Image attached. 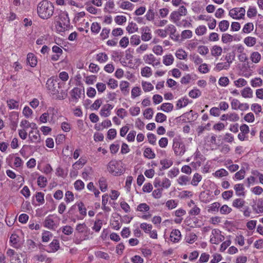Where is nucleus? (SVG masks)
Here are the masks:
<instances>
[{
  "instance_id": "f3484780",
  "label": "nucleus",
  "mask_w": 263,
  "mask_h": 263,
  "mask_svg": "<svg viewBox=\"0 0 263 263\" xmlns=\"http://www.w3.org/2000/svg\"><path fill=\"white\" fill-rule=\"evenodd\" d=\"M144 60L145 63L152 64L154 66L160 65V63L159 60H157L152 54H147L144 58Z\"/></svg>"
},
{
  "instance_id": "a878e982",
  "label": "nucleus",
  "mask_w": 263,
  "mask_h": 263,
  "mask_svg": "<svg viewBox=\"0 0 263 263\" xmlns=\"http://www.w3.org/2000/svg\"><path fill=\"white\" fill-rule=\"evenodd\" d=\"M241 94L245 98H251L253 97V91L249 87L243 89L241 91Z\"/></svg>"
},
{
  "instance_id": "bb28decb",
  "label": "nucleus",
  "mask_w": 263,
  "mask_h": 263,
  "mask_svg": "<svg viewBox=\"0 0 263 263\" xmlns=\"http://www.w3.org/2000/svg\"><path fill=\"white\" fill-rule=\"evenodd\" d=\"M234 189L237 196L245 195V188L243 184L241 183L237 184L234 186Z\"/></svg>"
},
{
  "instance_id": "69168bd1",
  "label": "nucleus",
  "mask_w": 263,
  "mask_h": 263,
  "mask_svg": "<svg viewBox=\"0 0 263 263\" xmlns=\"http://www.w3.org/2000/svg\"><path fill=\"white\" fill-rule=\"evenodd\" d=\"M62 231L64 234L70 235L73 232V229L70 226H65L62 228Z\"/></svg>"
},
{
  "instance_id": "774afa93",
  "label": "nucleus",
  "mask_w": 263,
  "mask_h": 263,
  "mask_svg": "<svg viewBox=\"0 0 263 263\" xmlns=\"http://www.w3.org/2000/svg\"><path fill=\"white\" fill-rule=\"evenodd\" d=\"M101 29V26L99 23L94 22L91 24V31L95 33H98Z\"/></svg>"
},
{
  "instance_id": "39448f33",
  "label": "nucleus",
  "mask_w": 263,
  "mask_h": 263,
  "mask_svg": "<svg viewBox=\"0 0 263 263\" xmlns=\"http://www.w3.org/2000/svg\"><path fill=\"white\" fill-rule=\"evenodd\" d=\"M57 77H52L48 79L46 82V87L52 95L58 93L59 89L61 88V84Z\"/></svg>"
},
{
  "instance_id": "f257e3e1",
  "label": "nucleus",
  "mask_w": 263,
  "mask_h": 263,
  "mask_svg": "<svg viewBox=\"0 0 263 263\" xmlns=\"http://www.w3.org/2000/svg\"><path fill=\"white\" fill-rule=\"evenodd\" d=\"M54 9V6L52 3L47 0H44L39 3L37 7V13L41 18L47 20L53 15Z\"/></svg>"
},
{
  "instance_id": "37998d69",
  "label": "nucleus",
  "mask_w": 263,
  "mask_h": 263,
  "mask_svg": "<svg viewBox=\"0 0 263 263\" xmlns=\"http://www.w3.org/2000/svg\"><path fill=\"white\" fill-rule=\"evenodd\" d=\"M252 61L255 63H258L261 59V55L258 52H253L250 57Z\"/></svg>"
},
{
  "instance_id": "864d4df0",
  "label": "nucleus",
  "mask_w": 263,
  "mask_h": 263,
  "mask_svg": "<svg viewBox=\"0 0 263 263\" xmlns=\"http://www.w3.org/2000/svg\"><path fill=\"white\" fill-rule=\"evenodd\" d=\"M219 211L221 214L227 215L231 212L232 209L227 205L224 204L220 208Z\"/></svg>"
},
{
  "instance_id": "393cba45",
  "label": "nucleus",
  "mask_w": 263,
  "mask_h": 263,
  "mask_svg": "<svg viewBox=\"0 0 263 263\" xmlns=\"http://www.w3.org/2000/svg\"><path fill=\"white\" fill-rule=\"evenodd\" d=\"M60 248L59 241L57 239H53L49 244V248L50 250L49 252H55L59 250Z\"/></svg>"
},
{
  "instance_id": "9d476101",
  "label": "nucleus",
  "mask_w": 263,
  "mask_h": 263,
  "mask_svg": "<svg viewBox=\"0 0 263 263\" xmlns=\"http://www.w3.org/2000/svg\"><path fill=\"white\" fill-rule=\"evenodd\" d=\"M252 207L255 213L257 214L263 213V199L259 198L253 200Z\"/></svg>"
},
{
  "instance_id": "6e6552de",
  "label": "nucleus",
  "mask_w": 263,
  "mask_h": 263,
  "mask_svg": "<svg viewBox=\"0 0 263 263\" xmlns=\"http://www.w3.org/2000/svg\"><path fill=\"white\" fill-rule=\"evenodd\" d=\"M173 148L176 155L182 156L185 152V145L176 139L173 140Z\"/></svg>"
},
{
  "instance_id": "dca6fc26",
  "label": "nucleus",
  "mask_w": 263,
  "mask_h": 263,
  "mask_svg": "<svg viewBox=\"0 0 263 263\" xmlns=\"http://www.w3.org/2000/svg\"><path fill=\"white\" fill-rule=\"evenodd\" d=\"M142 35L141 39L143 41H148L152 39V34L150 28L145 26L141 28Z\"/></svg>"
},
{
  "instance_id": "f704fd0d",
  "label": "nucleus",
  "mask_w": 263,
  "mask_h": 263,
  "mask_svg": "<svg viewBox=\"0 0 263 263\" xmlns=\"http://www.w3.org/2000/svg\"><path fill=\"white\" fill-rule=\"evenodd\" d=\"M108 59V55L104 52H101L97 55V60L100 63L106 62Z\"/></svg>"
},
{
  "instance_id": "603ef678",
  "label": "nucleus",
  "mask_w": 263,
  "mask_h": 263,
  "mask_svg": "<svg viewBox=\"0 0 263 263\" xmlns=\"http://www.w3.org/2000/svg\"><path fill=\"white\" fill-rule=\"evenodd\" d=\"M115 21L118 25H122L126 22V17L123 15H117L115 18Z\"/></svg>"
},
{
  "instance_id": "7ed1b4c3",
  "label": "nucleus",
  "mask_w": 263,
  "mask_h": 263,
  "mask_svg": "<svg viewBox=\"0 0 263 263\" xmlns=\"http://www.w3.org/2000/svg\"><path fill=\"white\" fill-rule=\"evenodd\" d=\"M123 163L121 161L111 160L108 164V172L114 176H120L123 173Z\"/></svg>"
},
{
  "instance_id": "412c9836",
  "label": "nucleus",
  "mask_w": 263,
  "mask_h": 263,
  "mask_svg": "<svg viewBox=\"0 0 263 263\" xmlns=\"http://www.w3.org/2000/svg\"><path fill=\"white\" fill-rule=\"evenodd\" d=\"M166 30L170 32V36L172 39L178 41L179 35H176V29L173 25H169L167 26Z\"/></svg>"
},
{
  "instance_id": "09e8293b",
  "label": "nucleus",
  "mask_w": 263,
  "mask_h": 263,
  "mask_svg": "<svg viewBox=\"0 0 263 263\" xmlns=\"http://www.w3.org/2000/svg\"><path fill=\"white\" fill-rule=\"evenodd\" d=\"M95 256L100 258H103L105 259H108L109 258V256L107 253L101 251H96L95 253Z\"/></svg>"
},
{
  "instance_id": "f03ea898",
  "label": "nucleus",
  "mask_w": 263,
  "mask_h": 263,
  "mask_svg": "<svg viewBox=\"0 0 263 263\" xmlns=\"http://www.w3.org/2000/svg\"><path fill=\"white\" fill-rule=\"evenodd\" d=\"M70 26V20L67 12H61L58 16V20L55 26L59 32H64L67 30Z\"/></svg>"
},
{
  "instance_id": "338daca9",
  "label": "nucleus",
  "mask_w": 263,
  "mask_h": 263,
  "mask_svg": "<svg viewBox=\"0 0 263 263\" xmlns=\"http://www.w3.org/2000/svg\"><path fill=\"white\" fill-rule=\"evenodd\" d=\"M141 74L143 77H149L152 75L151 69L150 67L146 66L142 69Z\"/></svg>"
},
{
  "instance_id": "423d86ee",
  "label": "nucleus",
  "mask_w": 263,
  "mask_h": 263,
  "mask_svg": "<svg viewBox=\"0 0 263 263\" xmlns=\"http://www.w3.org/2000/svg\"><path fill=\"white\" fill-rule=\"evenodd\" d=\"M187 13V9L184 6L179 7L178 11H173L170 15V19L176 24L177 26H180L181 23L179 22L181 16H185Z\"/></svg>"
},
{
  "instance_id": "ddd939ff",
  "label": "nucleus",
  "mask_w": 263,
  "mask_h": 263,
  "mask_svg": "<svg viewBox=\"0 0 263 263\" xmlns=\"http://www.w3.org/2000/svg\"><path fill=\"white\" fill-rule=\"evenodd\" d=\"M81 233H76L74 234L73 242L77 245H79L82 243L84 240H88L90 238V235L87 234H84L83 235Z\"/></svg>"
},
{
  "instance_id": "0eeeda50",
  "label": "nucleus",
  "mask_w": 263,
  "mask_h": 263,
  "mask_svg": "<svg viewBox=\"0 0 263 263\" xmlns=\"http://www.w3.org/2000/svg\"><path fill=\"white\" fill-rule=\"evenodd\" d=\"M224 236L221 235L219 229H215L212 231L210 242L212 244L217 245L224 240Z\"/></svg>"
},
{
  "instance_id": "2f4dec72",
  "label": "nucleus",
  "mask_w": 263,
  "mask_h": 263,
  "mask_svg": "<svg viewBox=\"0 0 263 263\" xmlns=\"http://www.w3.org/2000/svg\"><path fill=\"white\" fill-rule=\"evenodd\" d=\"M174 106L171 103H164L160 107V109L164 112H168L171 111L173 109Z\"/></svg>"
},
{
  "instance_id": "4d7b16f0",
  "label": "nucleus",
  "mask_w": 263,
  "mask_h": 263,
  "mask_svg": "<svg viewBox=\"0 0 263 263\" xmlns=\"http://www.w3.org/2000/svg\"><path fill=\"white\" fill-rule=\"evenodd\" d=\"M166 118L167 117L166 115H165L164 114L161 112H158L156 115L155 121L158 123H162L166 121Z\"/></svg>"
},
{
  "instance_id": "de8ad7c7",
  "label": "nucleus",
  "mask_w": 263,
  "mask_h": 263,
  "mask_svg": "<svg viewBox=\"0 0 263 263\" xmlns=\"http://www.w3.org/2000/svg\"><path fill=\"white\" fill-rule=\"evenodd\" d=\"M102 226V221L100 219H98L96 220L95 223L93 226L92 227V229L96 232H99Z\"/></svg>"
},
{
  "instance_id": "6ab92c4d",
  "label": "nucleus",
  "mask_w": 263,
  "mask_h": 263,
  "mask_svg": "<svg viewBox=\"0 0 263 263\" xmlns=\"http://www.w3.org/2000/svg\"><path fill=\"white\" fill-rule=\"evenodd\" d=\"M113 108V106L107 104L105 105L100 110V115L102 117H107L110 114V110Z\"/></svg>"
},
{
  "instance_id": "4be33fe9",
  "label": "nucleus",
  "mask_w": 263,
  "mask_h": 263,
  "mask_svg": "<svg viewBox=\"0 0 263 263\" xmlns=\"http://www.w3.org/2000/svg\"><path fill=\"white\" fill-rule=\"evenodd\" d=\"M7 104L10 109H18L19 108V101L13 99L8 100L7 101Z\"/></svg>"
},
{
  "instance_id": "6e6d98bb",
  "label": "nucleus",
  "mask_w": 263,
  "mask_h": 263,
  "mask_svg": "<svg viewBox=\"0 0 263 263\" xmlns=\"http://www.w3.org/2000/svg\"><path fill=\"white\" fill-rule=\"evenodd\" d=\"M130 44L132 45H138L140 43V36L136 34L131 36L130 40Z\"/></svg>"
},
{
  "instance_id": "a18cd8bd",
  "label": "nucleus",
  "mask_w": 263,
  "mask_h": 263,
  "mask_svg": "<svg viewBox=\"0 0 263 263\" xmlns=\"http://www.w3.org/2000/svg\"><path fill=\"white\" fill-rule=\"evenodd\" d=\"M207 29L204 25H200L195 30V33L197 35H202L206 32Z\"/></svg>"
},
{
  "instance_id": "5701e85b",
  "label": "nucleus",
  "mask_w": 263,
  "mask_h": 263,
  "mask_svg": "<svg viewBox=\"0 0 263 263\" xmlns=\"http://www.w3.org/2000/svg\"><path fill=\"white\" fill-rule=\"evenodd\" d=\"M189 103L188 98L186 97L182 98L177 101L176 103V108L178 109L185 107Z\"/></svg>"
},
{
  "instance_id": "7c9ffc66",
  "label": "nucleus",
  "mask_w": 263,
  "mask_h": 263,
  "mask_svg": "<svg viewBox=\"0 0 263 263\" xmlns=\"http://www.w3.org/2000/svg\"><path fill=\"white\" fill-rule=\"evenodd\" d=\"M174 60L173 56L170 54L163 57V63L166 66H169L173 63Z\"/></svg>"
},
{
  "instance_id": "9b49d317",
  "label": "nucleus",
  "mask_w": 263,
  "mask_h": 263,
  "mask_svg": "<svg viewBox=\"0 0 263 263\" xmlns=\"http://www.w3.org/2000/svg\"><path fill=\"white\" fill-rule=\"evenodd\" d=\"M84 92V89H81L78 87H74L70 91V100L73 102H77L81 98V94Z\"/></svg>"
},
{
  "instance_id": "20e7f679",
  "label": "nucleus",
  "mask_w": 263,
  "mask_h": 263,
  "mask_svg": "<svg viewBox=\"0 0 263 263\" xmlns=\"http://www.w3.org/2000/svg\"><path fill=\"white\" fill-rule=\"evenodd\" d=\"M60 219L58 216L50 214L47 216L43 221L44 227L51 230H55L59 224Z\"/></svg>"
},
{
  "instance_id": "052dcab7",
  "label": "nucleus",
  "mask_w": 263,
  "mask_h": 263,
  "mask_svg": "<svg viewBox=\"0 0 263 263\" xmlns=\"http://www.w3.org/2000/svg\"><path fill=\"white\" fill-rule=\"evenodd\" d=\"M234 84L237 87L245 86L247 84V81L242 78H239L234 81Z\"/></svg>"
},
{
  "instance_id": "c9c22d12",
  "label": "nucleus",
  "mask_w": 263,
  "mask_h": 263,
  "mask_svg": "<svg viewBox=\"0 0 263 263\" xmlns=\"http://www.w3.org/2000/svg\"><path fill=\"white\" fill-rule=\"evenodd\" d=\"M229 68V64L227 63H218L214 68V70L219 71L222 69H228Z\"/></svg>"
},
{
  "instance_id": "e2e57ef3",
  "label": "nucleus",
  "mask_w": 263,
  "mask_h": 263,
  "mask_svg": "<svg viewBox=\"0 0 263 263\" xmlns=\"http://www.w3.org/2000/svg\"><path fill=\"white\" fill-rule=\"evenodd\" d=\"M149 210V206L145 203L139 204L137 208V210L140 212H147Z\"/></svg>"
},
{
  "instance_id": "473e14b6",
  "label": "nucleus",
  "mask_w": 263,
  "mask_h": 263,
  "mask_svg": "<svg viewBox=\"0 0 263 263\" xmlns=\"http://www.w3.org/2000/svg\"><path fill=\"white\" fill-rule=\"evenodd\" d=\"M143 155L145 157L148 159H153L155 157L156 155L154 152L152 151L151 148H146L144 151Z\"/></svg>"
},
{
  "instance_id": "5fc2aeb1",
  "label": "nucleus",
  "mask_w": 263,
  "mask_h": 263,
  "mask_svg": "<svg viewBox=\"0 0 263 263\" xmlns=\"http://www.w3.org/2000/svg\"><path fill=\"white\" fill-rule=\"evenodd\" d=\"M201 95V91L198 89H194L189 92V95L192 98H197Z\"/></svg>"
},
{
  "instance_id": "c756f323",
  "label": "nucleus",
  "mask_w": 263,
  "mask_h": 263,
  "mask_svg": "<svg viewBox=\"0 0 263 263\" xmlns=\"http://www.w3.org/2000/svg\"><path fill=\"white\" fill-rule=\"evenodd\" d=\"M197 239V236L193 233L188 234L185 237V240L186 242L192 244Z\"/></svg>"
},
{
  "instance_id": "1a4fd4ad",
  "label": "nucleus",
  "mask_w": 263,
  "mask_h": 263,
  "mask_svg": "<svg viewBox=\"0 0 263 263\" xmlns=\"http://www.w3.org/2000/svg\"><path fill=\"white\" fill-rule=\"evenodd\" d=\"M78 210L77 204L75 203L69 209L67 212V216L73 222L80 220L79 219V214Z\"/></svg>"
},
{
  "instance_id": "c85d7f7f",
  "label": "nucleus",
  "mask_w": 263,
  "mask_h": 263,
  "mask_svg": "<svg viewBox=\"0 0 263 263\" xmlns=\"http://www.w3.org/2000/svg\"><path fill=\"white\" fill-rule=\"evenodd\" d=\"M230 23L227 20H223L219 23L218 27L221 32L226 31L229 27Z\"/></svg>"
},
{
  "instance_id": "cd10ccee",
  "label": "nucleus",
  "mask_w": 263,
  "mask_h": 263,
  "mask_svg": "<svg viewBox=\"0 0 263 263\" xmlns=\"http://www.w3.org/2000/svg\"><path fill=\"white\" fill-rule=\"evenodd\" d=\"M222 49L221 47L214 45L211 49V54L214 57H218L221 54Z\"/></svg>"
},
{
  "instance_id": "58836bf2",
  "label": "nucleus",
  "mask_w": 263,
  "mask_h": 263,
  "mask_svg": "<svg viewBox=\"0 0 263 263\" xmlns=\"http://www.w3.org/2000/svg\"><path fill=\"white\" fill-rule=\"evenodd\" d=\"M129 83L127 81H122L120 83V87L121 91L124 94L128 93V88L129 87Z\"/></svg>"
},
{
  "instance_id": "aec40b11",
  "label": "nucleus",
  "mask_w": 263,
  "mask_h": 263,
  "mask_svg": "<svg viewBox=\"0 0 263 263\" xmlns=\"http://www.w3.org/2000/svg\"><path fill=\"white\" fill-rule=\"evenodd\" d=\"M27 62L31 67H34L37 64V58L33 53H29L27 54Z\"/></svg>"
},
{
  "instance_id": "4468645a",
  "label": "nucleus",
  "mask_w": 263,
  "mask_h": 263,
  "mask_svg": "<svg viewBox=\"0 0 263 263\" xmlns=\"http://www.w3.org/2000/svg\"><path fill=\"white\" fill-rule=\"evenodd\" d=\"M76 204L78 209V210L79 214V219L80 220H82L87 215L86 208L82 202H77Z\"/></svg>"
},
{
  "instance_id": "680f3d73",
  "label": "nucleus",
  "mask_w": 263,
  "mask_h": 263,
  "mask_svg": "<svg viewBox=\"0 0 263 263\" xmlns=\"http://www.w3.org/2000/svg\"><path fill=\"white\" fill-rule=\"evenodd\" d=\"M18 237L15 234H12L10 238V242L12 243V246L14 248L18 247Z\"/></svg>"
},
{
  "instance_id": "3c124183",
  "label": "nucleus",
  "mask_w": 263,
  "mask_h": 263,
  "mask_svg": "<svg viewBox=\"0 0 263 263\" xmlns=\"http://www.w3.org/2000/svg\"><path fill=\"white\" fill-rule=\"evenodd\" d=\"M86 161L85 159L81 158L73 165V166L74 168L79 169L81 168L86 163Z\"/></svg>"
},
{
  "instance_id": "13d9d810",
  "label": "nucleus",
  "mask_w": 263,
  "mask_h": 263,
  "mask_svg": "<svg viewBox=\"0 0 263 263\" xmlns=\"http://www.w3.org/2000/svg\"><path fill=\"white\" fill-rule=\"evenodd\" d=\"M52 236V233L47 231H45L42 233V241L46 242L49 241L50 237Z\"/></svg>"
},
{
  "instance_id": "4c0bfd02",
  "label": "nucleus",
  "mask_w": 263,
  "mask_h": 263,
  "mask_svg": "<svg viewBox=\"0 0 263 263\" xmlns=\"http://www.w3.org/2000/svg\"><path fill=\"white\" fill-rule=\"evenodd\" d=\"M262 84V80L260 78H255L251 81V85L253 87H260Z\"/></svg>"
},
{
  "instance_id": "0e129e2a",
  "label": "nucleus",
  "mask_w": 263,
  "mask_h": 263,
  "mask_svg": "<svg viewBox=\"0 0 263 263\" xmlns=\"http://www.w3.org/2000/svg\"><path fill=\"white\" fill-rule=\"evenodd\" d=\"M257 14V10L254 7H250L247 11V16L249 18L254 17Z\"/></svg>"
},
{
  "instance_id": "79ce46f5",
  "label": "nucleus",
  "mask_w": 263,
  "mask_h": 263,
  "mask_svg": "<svg viewBox=\"0 0 263 263\" xmlns=\"http://www.w3.org/2000/svg\"><path fill=\"white\" fill-rule=\"evenodd\" d=\"M245 201L241 199H236L233 201V205L238 209L243 208Z\"/></svg>"
},
{
  "instance_id": "2eb2a0df",
  "label": "nucleus",
  "mask_w": 263,
  "mask_h": 263,
  "mask_svg": "<svg viewBox=\"0 0 263 263\" xmlns=\"http://www.w3.org/2000/svg\"><path fill=\"white\" fill-rule=\"evenodd\" d=\"M29 138L32 143H40L41 138L39 130H31L29 134Z\"/></svg>"
},
{
  "instance_id": "8fccbe9b",
  "label": "nucleus",
  "mask_w": 263,
  "mask_h": 263,
  "mask_svg": "<svg viewBox=\"0 0 263 263\" xmlns=\"http://www.w3.org/2000/svg\"><path fill=\"white\" fill-rule=\"evenodd\" d=\"M176 56L179 59L185 60L187 57V54L184 50L179 49L176 53Z\"/></svg>"
},
{
  "instance_id": "b1692460",
  "label": "nucleus",
  "mask_w": 263,
  "mask_h": 263,
  "mask_svg": "<svg viewBox=\"0 0 263 263\" xmlns=\"http://www.w3.org/2000/svg\"><path fill=\"white\" fill-rule=\"evenodd\" d=\"M256 41L255 37L247 36L244 39L243 42L248 47H252L256 44Z\"/></svg>"
},
{
  "instance_id": "a19ab883",
  "label": "nucleus",
  "mask_w": 263,
  "mask_h": 263,
  "mask_svg": "<svg viewBox=\"0 0 263 263\" xmlns=\"http://www.w3.org/2000/svg\"><path fill=\"white\" fill-rule=\"evenodd\" d=\"M233 40V36L228 33H224L222 35L221 41L224 43L227 44L232 42Z\"/></svg>"
},
{
  "instance_id": "72a5a7b5",
  "label": "nucleus",
  "mask_w": 263,
  "mask_h": 263,
  "mask_svg": "<svg viewBox=\"0 0 263 263\" xmlns=\"http://www.w3.org/2000/svg\"><path fill=\"white\" fill-rule=\"evenodd\" d=\"M126 29L129 33H133L136 32L138 29L137 24L133 22L129 23Z\"/></svg>"
},
{
  "instance_id": "a211bd4d",
  "label": "nucleus",
  "mask_w": 263,
  "mask_h": 263,
  "mask_svg": "<svg viewBox=\"0 0 263 263\" xmlns=\"http://www.w3.org/2000/svg\"><path fill=\"white\" fill-rule=\"evenodd\" d=\"M76 230L77 231V233L81 234H87L90 235V230L86 226L85 223H79L77 225Z\"/></svg>"
},
{
  "instance_id": "ea45409f",
  "label": "nucleus",
  "mask_w": 263,
  "mask_h": 263,
  "mask_svg": "<svg viewBox=\"0 0 263 263\" xmlns=\"http://www.w3.org/2000/svg\"><path fill=\"white\" fill-rule=\"evenodd\" d=\"M74 199L73 194L71 191H68L66 192L64 200L67 204L72 202L74 200Z\"/></svg>"
},
{
  "instance_id": "e433bc0d",
  "label": "nucleus",
  "mask_w": 263,
  "mask_h": 263,
  "mask_svg": "<svg viewBox=\"0 0 263 263\" xmlns=\"http://www.w3.org/2000/svg\"><path fill=\"white\" fill-rule=\"evenodd\" d=\"M254 29V25L252 23H248L246 24L242 30L243 33H249Z\"/></svg>"
},
{
  "instance_id": "c03bdc74",
  "label": "nucleus",
  "mask_w": 263,
  "mask_h": 263,
  "mask_svg": "<svg viewBox=\"0 0 263 263\" xmlns=\"http://www.w3.org/2000/svg\"><path fill=\"white\" fill-rule=\"evenodd\" d=\"M220 207V203L219 202H214L212 203L208 208L209 212H218L219 211V209Z\"/></svg>"
},
{
  "instance_id": "f8f14e48",
  "label": "nucleus",
  "mask_w": 263,
  "mask_h": 263,
  "mask_svg": "<svg viewBox=\"0 0 263 263\" xmlns=\"http://www.w3.org/2000/svg\"><path fill=\"white\" fill-rule=\"evenodd\" d=\"M181 238V234L180 231L177 229H174L172 231L170 236V241L173 243L178 242Z\"/></svg>"
},
{
  "instance_id": "bf43d9fd",
  "label": "nucleus",
  "mask_w": 263,
  "mask_h": 263,
  "mask_svg": "<svg viewBox=\"0 0 263 263\" xmlns=\"http://www.w3.org/2000/svg\"><path fill=\"white\" fill-rule=\"evenodd\" d=\"M236 8L231 9L229 11V15L234 19L240 20V17Z\"/></svg>"
},
{
  "instance_id": "49530a36",
  "label": "nucleus",
  "mask_w": 263,
  "mask_h": 263,
  "mask_svg": "<svg viewBox=\"0 0 263 263\" xmlns=\"http://www.w3.org/2000/svg\"><path fill=\"white\" fill-rule=\"evenodd\" d=\"M140 228L143 230L145 233L148 234L150 232L151 230H152L153 226L151 224L144 222L140 224Z\"/></svg>"
}]
</instances>
